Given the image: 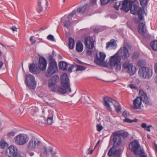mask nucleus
<instances>
[{"label": "nucleus", "mask_w": 157, "mask_h": 157, "mask_svg": "<svg viewBox=\"0 0 157 157\" xmlns=\"http://www.w3.org/2000/svg\"><path fill=\"white\" fill-rule=\"evenodd\" d=\"M139 95L140 97H137L133 101L132 108L134 109H140L141 108L142 101L147 105L150 104L149 98L142 90H140L139 91Z\"/></svg>", "instance_id": "nucleus-1"}, {"label": "nucleus", "mask_w": 157, "mask_h": 157, "mask_svg": "<svg viewBox=\"0 0 157 157\" xmlns=\"http://www.w3.org/2000/svg\"><path fill=\"white\" fill-rule=\"evenodd\" d=\"M61 84L63 88L58 87L57 89L60 93L64 94L66 93H70L71 91V89L70 87V81L67 74L64 73L61 76Z\"/></svg>", "instance_id": "nucleus-2"}, {"label": "nucleus", "mask_w": 157, "mask_h": 157, "mask_svg": "<svg viewBox=\"0 0 157 157\" xmlns=\"http://www.w3.org/2000/svg\"><path fill=\"white\" fill-rule=\"evenodd\" d=\"M129 147L136 156L146 157L144 151L140 147L139 142L138 140H135L131 142L129 144Z\"/></svg>", "instance_id": "nucleus-3"}, {"label": "nucleus", "mask_w": 157, "mask_h": 157, "mask_svg": "<svg viewBox=\"0 0 157 157\" xmlns=\"http://www.w3.org/2000/svg\"><path fill=\"white\" fill-rule=\"evenodd\" d=\"M53 55H51L49 57V63L45 75L46 77H49L57 71L58 67L56 62L53 58Z\"/></svg>", "instance_id": "nucleus-4"}, {"label": "nucleus", "mask_w": 157, "mask_h": 157, "mask_svg": "<svg viewBox=\"0 0 157 157\" xmlns=\"http://www.w3.org/2000/svg\"><path fill=\"white\" fill-rule=\"evenodd\" d=\"M104 105L108 110L110 111L112 110V108H111L110 105L111 104H112L114 106L115 109L117 113H119L121 111V107L117 101L113 100L108 97H104Z\"/></svg>", "instance_id": "nucleus-5"}, {"label": "nucleus", "mask_w": 157, "mask_h": 157, "mask_svg": "<svg viewBox=\"0 0 157 157\" xmlns=\"http://www.w3.org/2000/svg\"><path fill=\"white\" fill-rule=\"evenodd\" d=\"M121 58L117 53L111 57L109 64L112 67H115L116 71H120L121 68Z\"/></svg>", "instance_id": "nucleus-6"}, {"label": "nucleus", "mask_w": 157, "mask_h": 157, "mask_svg": "<svg viewBox=\"0 0 157 157\" xmlns=\"http://www.w3.org/2000/svg\"><path fill=\"white\" fill-rule=\"evenodd\" d=\"M56 150L51 145H45L41 149L40 155L41 156H56Z\"/></svg>", "instance_id": "nucleus-7"}, {"label": "nucleus", "mask_w": 157, "mask_h": 157, "mask_svg": "<svg viewBox=\"0 0 157 157\" xmlns=\"http://www.w3.org/2000/svg\"><path fill=\"white\" fill-rule=\"evenodd\" d=\"M122 68L125 70L130 75H134L136 72V67L130 63V60H127L122 64Z\"/></svg>", "instance_id": "nucleus-8"}, {"label": "nucleus", "mask_w": 157, "mask_h": 157, "mask_svg": "<svg viewBox=\"0 0 157 157\" xmlns=\"http://www.w3.org/2000/svg\"><path fill=\"white\" fill-rule=\"evenodd\" d=\"M29 138L26 134H21L16 136L14 138L15 143L20 145L26 144L28 141Z\"/></svg>", "instance_id": "nucleus-9"}, {"label": "nucleus", "mask_w": 157, "mask_h": 157, "mask_svg": "<svg viewBox=\"0 0 157 157\" xmlns=\"http://www.w3.org/2000/svg\"><path fill=\"white\" fill-rule=\"evenodd\" d=\"M25 83L28 87L30 89H35L36 86V82L34 77L31 74L26 75Z\"/></svg>", "instance_id": "nucleus-10"}, {"label": "nucleus", "mask_w": 157, "mask_h": 157, "mask_svg": "<svg viewBox=\"0 0 157 157\" xmlns=\"http://www.w3.org/2000/svg\"><path fill=\"white\" fill-rule=\"evenodd\" d=\"M149 0H140V5L142 7L139 9L138 12V15L140 20H142L144 18V15H147L144 10V7L147 6Z\"/></svg>", "instance_id": "nucleus-11"}, {"label": "nucleus", "mask_w": 157, "mask_h": 157, "mask_svg": "<svg viewBox=\"0 0 157 157\" xmlns=\"http://www.w3.org/2000/svg\"><path fill=\"white\" fill-rule=\"evenodd\" d=\"M152 71L147 67H143L140 68L138 75L140 77L144 78H148L152 75Z\"/></svg>", "instance_id": "nucleus-12"}, {"label": "nucleus", "mask_w": 157, "mask_h": 157, "mask_svg": "<svg viewBox=\"0 0 157 157\" xmlns=\"http://www.w3.org/2000/svg\"><path fill=\"white\" fill-rule=\"evenodd\" d=\"M5 154L9 157H16L18 154V150L16 146L10 145L6 148Z\"/></svg>", "instance_id": "nucleus-13"}, {"label": "nucleus", "mask_w": 157, "mask_h": 157, "mask_svg": "<svg viewBox=\"0 0 157 157\" xmlns=\"http://www.w3.org/2000/svg\"><path fill=\"white\" fill-rule=\"evenodd\" d=\"M134 3L131 0H124L121 1V9L127 12L132 8V6Z\"/></svg>", "instance_id": "nucleus-14"}, {"label": "nucleus", "mask_w": 157, "mask_h": 157, "mask_svg": "<svg viewBox=\"0 0 157 157\" xmlns=\"http://www.w3.org/2000/svg\"><path fill=\"white\" fill-rule=\"evenodd\" d=\"M117 53L119 56L121 55V58L124 60L127 59L130 56L128 50L125 46L121 48Z\"/></svg>", "instance_id": "nucleus-15"}, {"label": "nucleus", "mask_w": 157, "mask_h": 157, "mask_svg": "<svg viewBox=\"0 0 157 157\" xmlns=\"http://www.w3.org/2000/svg\"><path fill=\"white\" fill-rule=\"evenodd\" d=\"M40 143V141L36 139H31L27 144V148L29 150H34L39 145Z\"/></svg>", "instance_id": "nucleus-16"}, {"label": "nucleus", "mask_w": 157, "mask_h": 157, "mask_svg": "<svg viewBox=\"0 0 157 157\" xmlns=\"http://www.w3.org/2000/svg\"><path fill=\"white\" fill-rule=\"evenodd\" d=\"M106 57L105 53L101 52H99V66L104 67H107V64L105 61Z\"/></svg>", "instance_id": "nucleus-17"}, {"label": "nucleus", "mask_w": 157, "mask_h": 157, "mask_svg": "<svg viewBox=\"0 0 157 157\" xmlns=\"http://www.w3.org/2000/svg\"><path fill=\"white\" fill-rule=\"evenodd\" d=\"M145 25V24L142 22L139 25L138 28V30L139 34L142 35L144 37H147V36H145V35H148L147 32V29Z\"/></svg>", "instance_id": "nucleus-18"}, {"label": "nucleus", "mask_w": 157, "mask_h": 157, "mask_svg": "<svg viewBox=\"0 0 157 157\" xmlns=\"http://www.w3.org/2000/svg\"><path fill=\"white\" fill-rule=\"evenodd\" d=\"M38 65L40 70L42 71L45 70L47 66V62L45 59L43 57H40Z\"/></svg>", "instance_id": "nucleus-19"}, {"label": "nucleus", "mask_w": 157, "mask_h": 157, "mask_svg": "<svg viewBox=\"0 0 157 157\" xmlns=\"http://www.w3.org/2000/svg\"><path fill=\"white\" fill-rule=\"evenodd\" d=\"M85 44L87 48L91 49L93 48L94 45L93 39L91 37H86L85 39Z\"/></svg>", "instance_id": "nucleus-20"}, {"label": "nucleus", "mask_w": 157, "mask_h": 157, "mask_svg": "<svg viewBox=\"0 0 157 157\" xmlns=\"http://www.w3.org/2000/svg\"><path fill=\"white\" fill-rule=\"evenodd\" d=\"M47 120L46 123L48 125H51L52 123L53 117V112L51 110H49L48 111L46 114Z\"/></svg>", "instance_id": "nucleus-21"}, {"label": "nucleus", "mask_w": 157, "mask_h": 157, "mask_svg": "<svg viewBox=\"0 0 157 157\" xmlns=\"http://www.w3.org/2000/svg\"><path fill=\"white\" fill-rule=\"evenodd\" d=\"M113 136V141L114 144L116 146L120 145L121 143L122 140L121 137L118 135L114 134V132L112 134Z\"/></svg>", "instance_id": "nucleus-22"}, {"label": "nucleus", "mask_w": 157, "mask_h": 157, "mask_svg": "<svg viewBox=\"0 0 157 157\" xmlns=\"http://www.w3.org/2000/svg\"><path fill=\"white\" fill-rule=\"evenodd\" d=\"M86 54L87 56H91L92 54H95L96 57L94 60V62L97 65H98V53L96 50H94V51H92L90 49H88L86 51Z\"/></svg>", "instance_id": "nucleus-23"}, {"label": "nucleus", "mask_w": 157, "mask_h": 157, "mask_svg": "<svg viewBox=\"0 0 157 157\" xmlns=\"http://www.w3.org/2000/svg\"><path fill=\"white\" fill-rule=\"evenodd\" d=\"M69 18H70L67 17V15H65L62 18L61 20V23L63 24L64 26L66 28L68 27L71 24Z\"/></svg>", "instance_id": "nucleus-24"}, {"label": "nucleus", "mask_w": 157, "mask_h": 157, "mask_svg": "<svg viewBox=\"0 0 157 157\" xmlns=\"http://www.w3.org/2000/svg\"><path fill=\"white\" fill-rule=\"evenodd\" d=\"M89 8V5L87 4L82 7H79L77 10V11L79 13L84 14L88 12Z\"/></svg>", "instance_id": "nucleus-25"}, {"label": "nucleus", "mask_w": 157, "mask_h": 157, "mask_svg": "<svg viewBox=\"0 0 157 157\" xmlns=\"http://www.w3.org/2000/svg\"><path fill=\"white\" fill-rule=\"evenodd\" d=\"M114 134L119 136H121L123 138H126L129 135V134L127 132L123 130H118L115 132Z\"/></svg>", "instance_id": "nucleus-26"}, {"label": "nucleus", "mask_w": 157, "mask_h": 157, "mask_svg": "<svg viewBox=\"0 0 157 157\" xmlns=\"http://www.w3.org/2000/svg\"><path fill=\"white\" fill-rule=\"evenodd\" d=\"M83 50V45L82 43L80 41L77 42L76 46V50L78 52H81Z\"/></svg>", "instance_id": "nucleus-27"}, {"label": "nucleus", "mask_w": 157, "mask_h": 157, "mask_svg": "<svg viewBox=\"0 0 157 157\" xmlns=\"http://www.w3.org/2000/svg\"><path fill=\"white\" fill-rule=\"evenodd\" d=\"M29 71L31 73L34 74H37V73L38 69L34 64H32L29 67Z\"/></svg>", "instance_id": "nucleus-28"}, {"label": "nucleus", "mask_w": 157, "mask_h": 157, "mask_svg": "<svg viewBox=\"0 0 157 157\" xmlns=\"http://www.w3.org/2000/svg\"><path fill=\"white\" fill-rule=\"evenodd\" d=\"M67 65V63L63 61H60L59 64V68L62 70H66Z\"/></svg>", "instance_id": "nucleus-29"}, {"label": "nucleus", "mask_w": 157, "mask_h": 157, "mask_svg": "<svg viewBox=\"0 0 157 157\" xmlns=\"http://www.w3.org/2000/svg\"><path fill=\"white\" fill-rule=\"evenodd\" d=\"M115 47V44L114 40H111L106 44V48L108 49L109 48H111L112 49L114 48Z\"/></svg>", "instance_id": "nucleus-30"}, {"label": "nucleus", "mask_w": 157, "mask_h": 157, "mask_svg": "<svg viewBox=\"0 0 157 157\" xmlns=\"http://www.w3.org/2000/svg\"><path fill=\"white\" fill-rule=\"evenodd\" d=\"M75 45V42L73 39L70 38L69 40L68 46L70 49L74 48Z\"/></svg>", "instance_id": "nucleus-31"}, {"label": "nucleus", "mask_w": 157, "mask_h": 157, "mask_svg": "<svg viewBox=\"0 0 157 157\" xmlns=\"http://www.w3.org/2000/svg\"><path fill=\"white\" fill-rule=\"evenodd\" d=\"M55 82L50 80L48 82V86L51 88V90L53 91H56V90L55 88Z\"/></svg>", "instance_id": "nucleus-32"}, {"label": "nucleus", "mask_w": 157, "mask_h": 157, "mask_svg": "<svg viewBox=\"0 0 157 157\" xmlns=\"http://www.w3.org/2000/svg\"><path fill=\"white\" fill-rule=\"evenodd\" d=\"M8 146V143L3 139L1 140L0 142V147L2 149H4Z\"/></svg>", "instance_id": "nucleus-33"}, {"label": "nucleus", "mask_w": 157, "mask_h": 157, "mask_svg": "<svg viewBox=\"0 0 157 157\" xmlns=\"http://www.w3.org/2000/svg\"><path fill=\"white\" fill-rule=\"evenodd\" d=\"M141 127L144 129L145 130L147 131L148 132L151 131L150 128L152 127V125L150 124L148 126H147L146 124L145 123H142L141 125Z\"/></svg>", "instance_id": "nucleus-34"}, {"label": "nucleus", "mask_w": 157, "mask_h": 157, "mask_svg": "<svg viewBox=\"0 0 157 157\" xmlns=\"http://www.w3.org/2000/svg\"><path fill=\"white\" fill-rule=\"evenodd\" d=\"M151 46L153 50L157 51V40H154L151 42Z\"/></svg>", "instance_id": "nucleus-35"}, {"label": "nucleus", "mask_w": 157, "mask_h": 157, "mask_svg": "<svg viewBox=\"0 0 157 157\" xmlns=\"http://www.w3.org/2000/svg\"><path fill=\"white\" fill-rule=\"evenodd\" d=\"M138 6L136 5H134L133 8L130 10L131 13L133 14H136L137 13Z\"/></svg>", "instance_id": "nucleus-36"}, {"label": "nucleus", "mask_w": 157, "mask_h": 157, "mask_svg": "<svg viewBox=\"0 0 157 157\" xmlns=\"http://www.w3.org/2000/svg\"><path fill=\"white\" fill-rule=\"evenodd\" d=\"M114 1V0H100V2L102 5H105L109 3H112Z\"/></svg>", "instance_id": "nucleus-37"}, {"label": "nucleus", "mask_w": 157, "mask_h": 157, "mask_svg": "<svg viewBox=\"0 0 157 157\" xmlns=\"http://www.w3.org/2000/svg\"><path fill=\"white\" fill-rule=\"evenodd\" d=\"M42 2L38 1V6L37 7V10L38 13H40L43 11L42 6H41V3Z\"/></svg>", "instance_id": "nucleus-38"}, {"label": "nucleus", "mask_w": 157, "mask_h": 157, "mask_svg": "<svg viewBox=\"0 0 157 157\" xmlns=\"http://www.w3.org/2000/svg\"><path fill=\"white\" fill-rule=\"evenodd\" d=\"M38 111V109L36 107H34L32 108L31 110L30 113L33 116H35L36 115Z\"/></svg>", "instance_id": "nucleus-39"}, {"label": "nucleus", "mask_w": 157, "mask_h": 157, "mask_svg": "<svg viewBox=\"0 0 157 157\" xmlns=\"http://www.w3.org/2000/svg\"><path fill=\"white\" fill-rule=\"evenodd\" d=\"M121 4V1L117 2L115 3L114 6V8L116 10H119L120 8Z\"/></svg>", "instance_id": "nucleus-40"}, {"label": "nucleus", "mask_w": 157, "mask_h": 157, "mask_svg": "<svg viewBox=\"0 0 157 157\" xmlns=\"http://www.w3.org/2000/svg\"><path fill=\"white\" fill-rule=\"evenodd\" d=\"M89 5L90 7H94L97 6V0H91Z\"/></svg>", "instance_id": "nucleus-41"}, {"label": "nucleus", "mask_w": 157, "mask_h": 157, "mask_svg": "<svg viewBox=\"0 0 157 157\" xmlns=\"http://www.w3.org/2000/svg\"><path fill=\"white\" fill-rule=\"evenodd\" d=\"M121 153L120 150H114V155L113 157L116 156V157H120Z\"/></svg>", "instance_id": "nucleus-42"}, {"label": "nucleus", "mask_w": 157, "mask_h": 157, "mask_svg": "<svg viewBox=\"0 0 157 157\" xmlns=\"http://www.w3.org/2000/svg\"><path fill=\"white\" fill-rule=\"evenodd\" d=\"M51 79V80L56 83L59 81V78L58 76L54 75L52 77Z\"/></svg>", "instance_id": "nucleus-43"}, {"label": "nucleus", "mask_w": 157, "mask_h": 157, "mask_svg": "<svg viewBox=\"0 0 157 157\" xmlns=\"http://www.w3.org/2000/svg\"><path fill=\"white\" fill-rule=\"evenodd\" d=\"M76 67V71H82L86 69V68L82 66H79L78 65H76L75 66Z\"/></svg>", "instance_id": "nucleus-44"}, {"label": "nucleus", "mask_w": 157, "mask_h": 157, "mask_svg": "<svg viewBox=\"0 0 157 157\" xmlns=\"http://www.w3.org/2000/svg\"><path fill=\"white\" fill-rule=\"evenodd\" d=\"M115 149L113 147L111 148L109 151L108 152V155L109 156H111L114 155Z\"/></svg>", "instance_id": "nucleus-45"}, {"label": "nucleus", "mask_w": 157, "mask_h": 157, "mask_svg": "<svg viewBox=\"0 0 157 157\" xmlns=\"http://www.w3.org/2000/svg\"><path fill=\"white\" fill-rule=\"evenodd\" d=\"M47 39L51 41H54V36L51 34L48 35L47 37Z\"/></svg>", "instance_id": "nucleus-46"}, {"label": "nucleus", "mask_w": 157, "mask_h": 157, "mask_svg": "<svg viewBox=\"0 0 157 157\" xmlns=\"http://www.w3.org/2000/svg\"><path fill=\"white\" fill-rule=\"evenodd\" d=\"M76 13V11L75 10L73 11L72 12L68 15H67V17L70 18H71Z\"/></svg>", "instance_id": "nucleus-47"}, {"label": "nucleus", "mask_w": 157, "mask_h": 157, "mask_svg": "<svg viewBox=\"0 0 157 157\" xmlns=\"http://www.w3.org/2000/svg\"><path fill=\"white\" fill-rule=\"evenodd\" d=\"M93 151V149H90L89 148L87 150L86 152V154L87 155L91 154L92 153Z\"/></svg>", "instance_id": "nucleus-48"}, {"label": "nucleus", "mask_w": 157, "mask_h": 157, "mask_svg": "<svg viewBox=\"0 0 157 157\" xmlns=\"http://www.w3.org/2000/svg\"><path fill=\"white\" fill-rule=\"evenodd\" d=\"M15 135V132L13 131H11L8 134V136L9 137L13 136Z\"/></svg>", "instance_id": "nucleus-49"}, {"label": "nucleus", "mask_w": 157, "mask_h": 157, "mask_svg": "<svg viewBox=\"0 0 157 157\" xmlns=\"http://www.w3.org/2000/svg\"><path fill=\"white\" fill-rule=\"evenodd\" d=\"M124 121L126 122L131 123L133 122L132 120L128 118H126L124 120Z\"/></svg>", "instance_id": "nucleus-50"}, {"label": "nucleus", "mask_w": 157, "mask_h": 157, "mask_svg": "<svg viewBox=\"0 0 157 157\" xmlns=\"http://www.w3.org/2000/svg\"><path fill=\"white\" fill-rule=\"evenodd\" d=\"M33 36H32L30 38V40L31 42V43L33 44L35 43L36 42V41L33 39Z\"/></svg>", "instance_id": "nucleus-51"}, {"label": "nucleus", "mask_w": 157, "mask_h": 157, "mask_svg": "<svg viewBox=\"0 0 157 157\" xmlns=\"http://www.w3.org/2000/svg\"><path fill=\"white\" fill-rule=\"evenodd\" d=\"M75 67V66H74L73 65H72L71 66V67H69L68 68V71L70 72H71L72 71V70Z\"/></svg>", "instance_id": "nucleus-52"}, {"label": "nucleus", "mask_w": 157, "mask_h": 157, "mask_svg": "<svg viewBox=\"0 0 157 157\" xmlns=\"http://www.w3.org/2000/svg\"><path fill=\"white\" fill-rule=\"evenodd\" d=\"M128 113L127 111H124L122 114V116L124 117H127Z\"/></svg>", "instance_id": "nucleus-53"}, {"label": "nucleus", "mask_w": 157, "mask_h": 157, "mask_svg": "<svg viewBox=\"0 0 157 157\" xmlns=\"http://www.w3.org/2000/svg\"><path fill=\"white\" fill-rule=\"evenodd\" d=\"M129 87L131 89H136V87L135 86L132 84H131L129 85Z\"/></svg>", "instance_id": "nucleus-54"}, {"label": "nucleus", "mask_w": 157, "mask_h": 157, "mask_svg": "<svg viewBox=\"0 0 157 157\" xmlns=\"http://www.w3.org/2000/svg\"><path fill=\"white\" fill-rule=\"evenodd\" d=\"M43 1H44L45 2V6L47 7L48 5V2L47 0H39L38 1H41L43 2Z\"/></svg>", "instance_id": "nucleus-55"}, {"label": "nucleus", "mask_w": 157, "mask_h": 157, "mask_svg": "<svg viewBox=\"0 0 157 157\" xmlns=\"http://www.w3.org/2000/svg\"><path fill=\"white\" fill-rule=\"evenodd\" d=\"M154 68L155 71V73L157 74V63L155 64Z\"/></svg>", "instance_id": "nucleus-56"}, {"label": "nucleus", "mask_w": 157, "mask_h": 157, "mask_svg": "<svg viewBox=\"0 0 157 157\" xmlns=\"http://www.w3.org/2000/svg\"><path fill=\"white\" fill-rule=\"evenodd\" d=\"M11 29L13 31H17V28L16 27H12L11 28Z\"/></svg>", "instance_id": "nucleus-57"}, {"label": "nucleus", "mask_w": 157, "mask_h": 157, "mask_svg": "<svg viewBox=\"0 0 157 157\" xmlns=\"http://www.w3.org/2000/svg\"><path fill=\"white\" fill-rule=\"evenodd\" d=\"M103 128V126L99 125V131L101 130Z\"/></svg>", "instance_id": "nucleus-58"}, {"label": "nucleus", "mask_w": 157, "mask_h": 157, "mask_svg": "<svg viewBox=\"0 0 157 157\" xmlns=\"http://www.w3.org/2000/svg\"><path fill=\"white\" fill-rule=\"evenodd\" d=\"M29 154L30 156H33L34 155V153L32 152H29Z\"/></svg>", "instance_id": "nucleus-59"}, {"label": "nucleus", "mask_w": 157, "mask_h": 157, "mask_svg": "<svg viewBox=\"0 0 157 157\" xmlns=\"http://www.w3.org/2000/svg\"><path fill=\"white\" fill-rule=\"evenodd\" d=\"M3 64L2 62L0 61V68L2 66Z\"/></svg>", "instance_id": "nucleus-60"}, {"label": "nucleus", "mask_w": 157, "mask_h": 157, "mask_svg": "<svg viewBox=\"0 0 157 157\" xmlns=\"http://www.w3.org/2000/svg\"><path fill=\"white\" fill-rule=\"evenodd\" d=\"M133 122H136L137 121V119H135L133 120H132Z\"/></svg>", "instance_id": "nucleus-61"}, {"label": "nucleus", "mask_w": 157, "mask_h": 157, "mask_svg": "<svg viewBox=\"0 0 157 157\" xmlns=\"http://www.w3.org/2000/svg\"><path fill=\"white\" fill-rule=\"evenodd\" d=\"M20 156H26V155H25V154H24V155H22V154H20Z\"/></svg>", "instance_id": "nucleus-62"}, {"label": "nucleus", "mask_w": 157, "mask_h": 157, "mask_svg": "<svg viewBox=\"0 0 157 157\" xmlns=\"http://www.w3.org/2000/svg\"><path fill=\"white\" fill-rule=\"evenodd\" d=\"M96 128L97 130L98 131V124L96 125Z\"/></svg>", "instance_id": "nucleus-63"}, {"label": "nucleus", "mask_w": 157, "mask_h": 157, "mask_svg": "<svg viewBox=\"0 0 157 157\" xmlns=\"http://www.w3.org/2000/svg\"><path fill=\"white\" fill-rule=\"evenodd\" d=\"M147 138L148 139H151V137L147 135Z\"/></svg>", "instance_id": "nucleus-64"}]
</instances>
